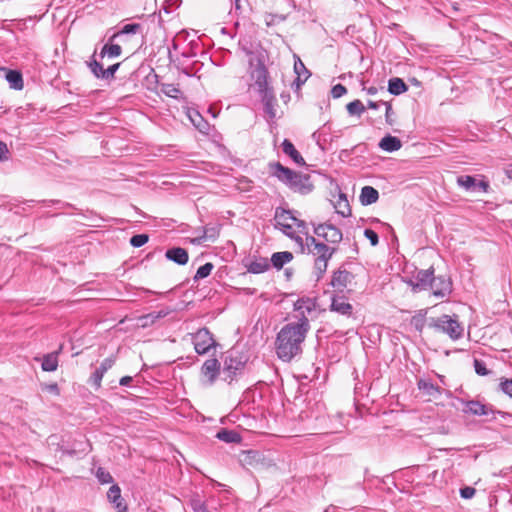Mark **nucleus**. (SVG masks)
<instances>
[{
	"mask_svg": "<svg viewBox=\"0 0 512 512\" xmlns=\"http://www.w3.org/2000/svg\"><path fill=\"white\" fill-rule=\"evenodd\" d=\"M309 328L307 317H303L298 322L287 323L280 329L275 340V351L280 360L290 362L302 353V343Z\"/></svg>",
	"mask_w": 512,
	"mask_h": 512,
	"instance_id": "obj_1",
	"label": "nucleus"
},
{
	"mask_svg": "<svg viewBox=\"0 0 512 512\" xmlns=\"http://www.w3.org/2000/svg\"><path fill=\"white\" fill-rule=\"evenodd\" d=\"M271 168L273 169V175L294 192L305 195L314 188L308 174L295 172L279 162L271 164Z\"/></svg>",
	"mask_w": 512,
	"mask_h": 512,
	"instance_id": "obj_2",
	"label": "nucleus"
},
{
	"mask_svg": "<svg viewBox=\"0 0 512 512\" xmlns=\"http://www.w3.org/2000/svg\"><path fill=\"white\" fill-rule=\"evenodd\" d=\"M429 327L437 332L447 334L452 340H458L463 336L464 328L456 318L443 314L437 318H431Z\"/></svg>",
	"mask_w": 512,
	"mask_h": 512,
	"instance_id": "obj_3",
	"label": "nucleus"
},
{
	"mask_svg": "<svg viewBox=\"0 0 512 512\" xmlns=\"http://www.w3.org/2000/svg\"><path fill=\"white\" fill-rule=\"evenodd\" d=\"M246 362L247 358L238 350L227 351L223 361V373L227 375L225 380L232 381L237 371L241 370Z\"/></svg>",
	"mask_w": 512,
	"mask_h": 512,
	"instance_id": "obj_4",
	"label": "nucleus"
},
{
	"mask_svg": "<svg viewBox=\"0 0 512 512\" xmlns=\"http://www.w3.org/2000/svg\"><path fill=\"white\" fill-rule=\"evenodd\" d=\"M192 342L199 355L207 354L212 347L217 346L212 333L206 327L200 328L192 334Z\"/></svg>",
	"mask_w": 512,
	"mask_h": 512,
	"instance_id": "obj_5",
	"label": "nucleus"
},
{
	"mask_svg": "<svg viewBox=\"0 0 512 512\" xmlns=\"http://www.w3.org/2000/svg\"><path fill=\"white\" fill-rule=\"evenodd\" d=\"M251 77L254 79V87L259 95L268 93V91H273L272 87H270L268 83V70L261 59H258L256 67L251 72Z\"/></svg>",
	"mask_w": 512,
	"mask_h": 512,
	"instance_id": "obj_6",
	"label": "nucleus"
},
{
	"mask_svg": "<svg viewBox=\"0 0 512 512\" xmlns=\"http://www.w3.org/2000/svg\"><path fill=\"white\" fill-rule=\"evenodd\" d=\"M434 276V269L431 267L425 270H418L415 275L406 281L414 292L427 290L430 288Z\"/></svg>",
	"mask_w": 512,
	"mask_h": 512,
	"instance_id": "obj_7",
	"label": "nucleus"
},
{
	"mask_svg": "<svg viewBox=\"0 0 512 512\" xmlns=\"http://www.w3.org/2000/svg\"><path fill=\"white\" fill-rule=\"evenodd\" d=\"M314 233L331 244H338L343 237L342 232L330 223H323L315 226Z\"/></svg>",
	"mask_w": 512,
	"mask_h": 512,
	"instance_id": "obj_8",
	"label": "nucleus"
},
{
	"mask_svg": "<svg viewBox=\"0 0 512 512\" xmlns=\"http://www.w3.org/2000/svg\"><path fill=\"white\" fill-rule=\"evenodd\" d=\"M430 289L437 298H443L452 292V282L446 276H433Z\"/></svg>",
	"mask_w": 512,
	"mask_h": 512,
	"instance_id": "obj_9",
	"label": "nucleus"
},
{
	"mask_svg": "<svg viewBox=\"0 0 512 512\" xmlns=\"http://www.w3.org/2000/svg\"><path fill=\"white\" fill-rule=\"evenodd\" d=\"M463 411L475 416H487L491 418H495L496 414V411L491 405H486L476 400L467 401Z\"/></svg>",
	"mask_w": 512,
	"mask_h": 512,
	"instance_id": "obj_10",
	"label": "nucleus"
},
{
	"mask_svg": "<svg viewBox=\"0 0 512 512\" xmlns=\"http://www.w3.org/2000/svg\"><path fill=\"white\" fill-rule=\"evenodd\" d=\"M354 276L351 272L345 269H338L334 271L330 285L338 292H343L348 285L352 282Z\"/></svg>",
	"mask_w": 512,
	"mask_h": 512,
	"instance_id": "obj_11",
	"label": "nucleus"
},
{
	"mask_svg": "<svg viewBox=\"0 0 512 512\" xmlns=\"http://www.w3.org/2000/svg\"><path fill=\"white\" fill-rule=\"evenodd\" d=\"M115 363V359L112 357H108L104 359L100 366L96 368V370L92 373L90 377L91 384L96 388L99 389L101 387V381L103 379L104 374L112 368V366Z\"/></svg>",
	"mask_w": 512,
	"mask_h": 512,
	"instance_id": "obj_12",
	"label": "nucleus"
},
{
	"mask_svg": "<svg viewBox=\"0 0 512 512\" xmlns=\"http://www.w3.org/2000/svg\"><path fill=\"white\" fill-rule=\"evenodd\" d=\"M220 362L216 358L207 359L201 368L203 376L207 377L208 383L211 385L214 383L220 372Z\"/></svg>",
	"mask_w": 512,
	"mask_h": 512,
	"instance_id": "obj_13",
	"label": "nucleus"
},
{
	"mask_svg": "<svg viewBox=\"0 0 512 512\" xmlns=\"http://www.w3.org/2000/svg\"><path fill=\"white\" fill-rule=\"evenodd\" d=\"M261 102L264 106V112L268 116L270 121H273L276 118V106L277 100L273 91H268V93L260 94Z\"/></svg>",
	"mask_w": 512,
	"mask_h": 512,
	"instance_id": "obj_14",
	"label": "nucleus"
},
{
	"mask_svg": "<svg viewBox=\"0 0 512 512\" xmlns=\"http://www.w3.org/2000/svg\"><path fill=\"white\" fill-rule=\"evenodd\" d=\"M330 310L348 317L353 313L352 305L342 296H333L331 298Z\"/></svg>",
	"mask_w": 512,
	"mask_h": 512,
	"instance_id": "obj_15",
	"label": "nucleus"
},
{
	"mask_svg": "<svg viewBox=\"0 0 512 512\" xmlns=\"http://www.w3.org/2000/svg\"><path fill=\"white\" fill-rule=\"evenodd\" d=\"M165 256L168 260L178 264L185 265L189 260V255L186 249L181 247H173L166 251Z\"/></svg>",
	"mask_w": 512,
	"mask_h": 512,
	"instance_id": "obj_16",
	"label": "nucleus"
},
{
	"mask_svg": "<svg viewBox=\"0 0 512 512\" xmlns=\"http://www.w3.org/2000/svg\"><path fill=\"white\" fill-rule=\"evenodd\" d=\"M109 501L115 504V508L118 512H127V506L124 504L121 497V489L118 485H112L107 493Z\"/></svg>",
	"mask_w": 512,
	"mask_h": 512,
	"instance_id": "obj_17",
	"label": "nucleus"
},
{
	"mask_svg": "<svg viewBox=\"0 0 512 512\" xmlns=\"http://www.w3.org/2000/svg\"><path fill=\"white\" fill-rule=\"evenodd\" d=\"M417 386L420 391L432 398H438L442 394V389L430 380L420 379Z\"/></svg>",
	"mask_w": 512,
	"mask_h": 512,
	"instance_id": "obj_18",
	"label": "nucleus"
},
{
	"mask_svg": "<svg viewBox=\"0 0 512 512\" xmlns=\"http://www.w3.org/2000/svg\"><path fill=\"white\" fill-rule=\"evenodd\" d=\"M282 150L297 165L304 166L306 164L304 158L301 156V154L298 152V150L295 148V146L290 140L284 139V141L282 142Z\"/></svg>",
	"mask_w": 512,
	"mask_h": 512,
	"instance_id": "obj_19",
	"label": "nucleus"
},
{
	"mask_svg": "<svg viewBox=\"0 0 512 512\" xmlns=\"http://www.w3.org/2000/svg\"><path fill=\"white\" fill-rule=\"evenodd\" d=\"M274 219L275 227L281 228L283 225L290 224V221L296 220V217L293 215V211L278 207L275 210Z\"/></svg>",
	"mask_w": 512,
	"mask_h": 512,
	"instance_id": "obj_20",
	"label": "nucleus"
},
{
	"mask_svg": "<svg viewBox=\"0 0 512 512\" xmlns=\"http://www.w3.org/2000/svg\"><path fill=\"white\" fill-rule=\"evenodd\" d=\"M295 57H296V60L294 62V71L297 74V78L295 80V84H296L297 88H299L309 78L310 72L305 67V65L301 61V59L299 57H297V56H295Z\"/></svg>",
	"mask_w": 512,
	"mask_h": 512,
	"instance_id": "obj_21",
	"label": "nucleus"
},
{
	"mask_svg": "<svg viewBox=\"0 0 512 512\" xmlns=\"http://www.w3.org/2000/svg\"><path fill=\"white\" fill-rule=\"evenodd\" d=\"M316 308V301L312 298H300L294 303L295 311L301 315L300 318L306 317L305 313H310Z\"/></svg>",
	"mask_w": 512,
	"mask_h": 512,
	"instance_id": "obj_22",
	"label": "nucleus"
},
{
	"mask_svg": "<svg viewBox=\"0 0 512 512\" xmlns=\"http://www.w3.org/2000/svg\"><path fill=\"white\" fill-rule=\"evenodd\" d=\"M379 199L378 191L372 186H364L361 189L360 202L362 205L367 206L374 204Z\"/></svg>",
	"mask_w": 512,
	"mask_h": 512,
	"instance_id": "obj_23",
	"label": "nucleus"
},
{
	"mask_svg": "<svg viewBox=\"0 0 512 512\" xmlns=\"http://www.w3.org/2000/svg\"><path fill=\"white\" fill-rule=\"evenodd\" d=\"M188 117L194 127L202 133H208L210 129L209 123L202 117V115L196 111L191 110L188 112Z\"/></svg>",
	"mask_w": 512,
	"mask_h": 512,
	"instance_id": "obj_24",
	"label": "nucleus"
},
{
	"mask_svg": "<svg viewBox=\"0 0 512 512\" xmlns=\"http://www.w3.org/2000/svg\"><path fill=\"white\" fill-rule=\"evenodd\" d=\"M336 252V248L329 247L324 243L315 244V248H310V253L315 258L331 259L333 254Z\"/></svg>",
	"mask_w": 512,
	"mask_h": 512,
	"instance_id": "obj_25",
	"label": "nucleus"
},
{
	"mask_svg": "<svg viewBox=\"0 0 512 512\" xmlns=\"http://www.w3.org/2000/svg\"><path fill=\"white\" fill-rule=\"evenodd\" d=\"M5 79L10 85V88L15 90L23 89V77L20 71L18 70H7L5 73Z\"/></svg>",
	"mask_w": 512,
	"mask_h": 512,
	"instance_id": "obj_26",
	"label": "nucleus"
},
{
	"mask_svg": "<svg viewBox=\"0 0 512 512\" xmlns=\"http://www.w3.org/2000/svg\"><path fill=\"white\" fill-rule=\"evenodd\" d=\"M402 143L399 138L391 135L383 137L379 143V147L387 152H394L401 148Z\"/></svg>",
	"mask_w": 512,
	"mask_h": 512,
	"instance_id": "obj_27",
	"label": "nucleus"
},
{
	"mask_svg": "<svg viewBox=\"0 0 512 512\" xmlns=\"http://www.w3.org/2000/svg\"><path fill=\"white\" fill-rule=\"evenodd\" d=\"M216 438L225 443H240L242 440L238 432L225 428L217 432Z\"/></svg>",
	"mask_w": 512,
	"mask_h": 512,
	"instance_id": "obj_28",
	"label": "nucleus"
},
{
	"mask_svg": "<svg viewBox=\"0 0 512 512\" xmlns=\"http://www.w3.org/2000/svg\"><path fill=\"white\" fill-rule=\"evenodd\" d=\"M293 259V254L289 251L276 252L271 256V264L276 269H281L286 263Z\"/></svg>",
	"mask_w": 512,
	"mask_h": 512,
	"instance_id": "obj_29",
	"label": "nucleus"
},
{
	"mask_svg": "<svg viewBox=\"0 0 512 512\" xmlns=\"http://www.w3.org/2000/svg\"><path fill=\"white\" fill-rule=\"evenodd\" d=\"M141 31H142V25L139 23L126 24L118 32L114 33L109 38V42H113L116 38H118L122 35L137 34Z\"/></svg>",
	"mask_w": 512,
	"mask_h": 512,
	"instance_id": "obj_30",
	"label": "nucleus"
},
{
	"mask_svg": "<svg viewBox=\"0 0 512 512\" xmlns=\"http://www.w3.org/2000/svg\"><path fill=\"white\" fill-rule=\"evenodd\" d=\"M407 90L408 86L401 78L394 77L388 82V92L392 95H400Z\"/></svg>",
	"mask_w": 512,
	"mask_h": 512,
	"instance_id": "obj_31",
	"label": "nucleus"
},
{
	"mask_svg": "<svg viewBox=\"0 0 512 512\" xmlns=\"http://www.w3.org/2000/svg\"><path fill=\"white\" fill-rule=\"evenodd\" d=\"M270 267V263L267 258H260L252 261L248 267L247 270L250 273L253 274H260L267 271Z\"/></svg>",
	"mask_w": 512,
	"mask_h": 512,
	"instance_id": "obj_32",
	"label": "nucleus"
},
{
	"mask_svg": "<svg viewBox=\"0 0 512 512\" xmlns=\"http://www.w3.org/2000/svg\"><path fill=\"white\" fill-rule=\"evenodd\" d=\"M42 369L47 372H53L58 367V352H52L46 354L43 357L42 361Z\"/></svg>",
	"mask_w": 512,
	"mask_h": 512,
	"instance_id": "obj_33",
	"label": "nucleus"
},
{
	"mask_svg": "<svg viewBox=\"0 0 512 512\" xmlns=\"http://www.w3.org/2000/svg\"><path fill=\"white\" fill-rule=\"evenodd\" d=\"M335 209L336 212L343 217H348L351 215V208L348 199L344 194L339 195V198L335 204Z\"/></svg>",
	"mask_w": 512,
	"mask_h": 512,
	"instance_id": "obj_34",
	"label": "nucleus"
},
{
	"mask_svg": "<svg viewBox=\"0 0 512 512\" xmlns=\"http://www.w3.org/2000/svg\"><path fill=\"white\" fill-rule=\"evenodd\" d=\"M122 53V48L118 44H105L100 52V57H109V58H116L119 57Z\"/></svg>",
	"mask_w": 512,
	"mask_h": 512,
	"instance_id": "obj_35",
	"label": "nucleus"
},
{
	"mask_svg": "<svg viewBox=\"0 0 512 512\" xmlns=\"http://www.w3.org/2000/svg\"><path fill=\"white\" fill-rule=\"evenodd\" d=\"M457 184L466 191L476 190V178L471 175H461L457 177Z\"/></svg>",
	"mask_w": 512,
	"mask_h": 512,
	"instance_id": "obj_36",
	"label": "nucleus"
},
{
	"mask_svg": "<svg viewBox=\"0 0 512 512\" xmlns=\"http://www.w3.org/2000/svg\"><path fill=\"white\" fill-rule=\"evenodd\" d=\"M330 130V127L327 124H324L319 130L315 131L312 135L313 139L316 141L317 145L324 149V144L327 142V132Z\"/></svg>",
	"mask_w": 512,
	"mask_h": 512,
	"instance_id": "obj_37",
	"label": "nucleus"
},
{
	"mask_svg": "<svg viewBox=\"0 0 512 512\" xmlns=\"http://www.w3.org/2000/svg\"><path fill=\"white\" fill-rule=\"evenodd\" d=\"M95 53L92 56L91 61L88 62V67L90 68L92 74L99 79H104L105 77V69L103 65L94 59Z\"/></svg>",
	"mask_w": 512,
	"mask_h": 512,
	"instance_id": "obj_38",
	"label": "nucleus"
},
{
	"mask_svg": "<svg viewBox=\"0 0 512 512\" xmlns=\"http://www.w3.org/2000/svg\"><path fill=\"white\" fill-rule=\"evenodd\" d=\"M329 260L330 259L315 258L314 273L316 276V281H319L323 274L326 272Z\"/></svg>",
	"mask_w": 512,
	"mask_h": 512,
	"instance_id": "obj_39",
	"label": "nucleus"
},
{
	"mask_svg": "<svg viewBox=\"0 0 512 512\" xmlns=\"http://www.w3.org/2000/svg\"><path fill=\"white\" fill-rule=\"evenodd\" d=\"M213 268H214V265L210 262H207L204 265L200 266L197 269L196 274L193 278L194 281H198L200 279H204V278L208 277L211 274Z\"/></svg>",
	"mask_w": 512,
	"mask_h": 512,
	"instance_id": "obj_40",
	"label": "nucleus"
},
{
	"mask_svg": "<svg viewBox=\"0 0 512 512\" xmlns=\"http://www.w3.org/2000/svg\"><path fill=\"white\" fill-rule=\"evenodd\" d=\"M346 109L350 115H358V116H360L365 111V107L360 100H354V101L348 103L346 106Z\"/></svg>",
	"mask_w": 512,
	"mask_h": 512,
	"instance_id": "obj_41",
	"label": "nucleus"
},
{
	"mask_svg": "<svg viewBox=\"0 0 512 512\" xmlns=\"http://www.w3.org/2000/svg\"><path fill=\"white\" fill-rule=\"evenodd\" d=\"M161 91L168 97L178 99L181 95V90L174 84H163Z\"/></svg>",
	"mask_w": 512,
	"mask_h": 512,
	"instance_id": "obj_42",
	"label": "nucleus"
},
{
	"mask_svg": "<svg viewBox=\"0 0 512 512\" xmlns=\"http://www.w3.org/2000/svg\"><path fill=\"white\" fill-rule=\"evenodd\" d=\"M190 506H191L193 512H211L208 509L206 503L198 497L191 499Z\"/></svg>",
	"mask_w": 512,
	"mask_h": 512,
	"instance_id": "obj_43",
	"label": "nucleus"
},
{
	"mask_svg": "<svg viewBox=\"0 0 512 512\" xmlns=\"http://www.w3.org/2000/svg\"><path fill=\"white\" fill-rule=\"evenodd\" d=\"M96 478L98 479V481L101 484H109V483L113 482V477L110 474V472H108L107 470H105L102 467H99L97 469V471H96Z\"/></svg>",
	"mask_w": 512,
	"mask_h": 512,
	"instance_id": "obj_44",
	"label": "nucleus"
},
{
	"mask_svg": "<svg viewBox=\"0 0 512 512\" xmlns=\"http://www.w3.org/2000/svg\"><path fill=\"white\" fill-rule=\"evenodd\" d=\"M148 240L149 237L147 234H136L130 238V244L135 248H139L145 245Z\"/></svg>",
	"mask_w": 512,
	"mask_h": 512,
	"instance_id": "obj_45",
	"label": "nucleus"
},
{
	"mask_svg": "<svg viewBox=\"0 0 512 512\" xmlns=\"http://www.w3.org/2000/svg\"><path fill=\"white\" fill-rule=\"evenodd\" d=\"M425 320V314L419 313L412 317L411 324L417 331L421 332L424 328Z\"/></svg>",
	"mask_w": 512,
	"mask_h": 512,
	"instance_id": "obj_46",
	"label": "nucleus"
},
{
	"mask_svg": "<svg viewBox=\"0 0 512 512\" xmlns=\"http://www.w3.org/2000/svg\"><path fill=\"white\" fill-rule=\"evenodd\" d=\"M475 372L480 376H486L490 374V371L486 367V363L483 360L474 359Z\"/></svg>",
	"mask_w": 512,
	"mask_h": 512,
	"instance_id": "obj_47",
	"label": "nucleus"
},
{
	"mask_svg": "<svg viewBox=\"0 0 512 512\" xmlns=\"http://www.w3.org/2000/svg\"><path fill=\"white\" fill-rule=\"evenodd\" d=\"M500 390L512 398V379L502 380L499 384Z\"/></svg>",
	"mask_w": 512,
	"mask_h": 512,
	"instance_id": "obj_48",
	"label": "nucleus"
},
{
	"mask_svg": "<svg viewBox=\"0 0 512 512\" xmlns=\"http://www.w3.org/2000/svg\"><path fill=\"white\" fill-rule=\"evenodd\" d=\"M346 93H347V89L342 84H336L331 89V95L335 99L342 97Z\"/></svg>",
	"mask_w": 512,
	"mask_h": 512,
	"instance_id": "obj_49",
	"label": "nucleus"
},
{
	"mask_svg": "<svg viewBox=\"0 0 512 512\" xmlns=\"http://www.w3.org/2000/svg\"><path fill=\"white\" fill-rule=\"evenodd\" d=\"M364 236L370 241L372 246H376L379 243V237L378 234L372 230V229H365L364 230Z\"/></svg>",
	"mask_w": 512,
	"mask_h": 512,
	"instance_id": "obj_50",
	"label": "nucleus"
},
{
	"mask_svg": "<svg viewBox=\"0 0 512 512\" xmlns=\"http://www.w3.org/2000/svg\"><path fill=\"white\" fill-rule=\"evenodd\" d=\"M219 235V228L215 226L205 227L204 236L205 239H215Z\"/></svg>",
	"mask_w": 512,
	"mask_h": 512,
	"instance_id": "obj_51",
	"label": "nucleus"
},
{
	"mask_svg": "<svg viewBox=\"0 0 512 512\" xmlns=\"http://www.w3.org/2000/svg\"><path fill=\"white\" fill-rule=\"evenodd\" d=\"M142 325L143 326H147V325H152L154 324L157 320H159V318L157 317V314L155 311L147 314V315H144L142 318Z\"/></svg>",
	"mask_w": 512,
	"mask_h": 512,
	"instance_id": "obj_52",
	"label": "nucleus"
},
{
	"mask_svg": "<svg viewBox=\"0 0 512 512\" xmlns=\"http://www.w3.org/2000/svg\"><path fill=\"white\" fill-rule=\"evenodd\" d=\"M476 493L475 488L470 486H465L460 489V495L464 499H471Z\"/></svg>",
	"mask_w": 512,
	"mask_h": 512,
	"instance_id": "obj_53",
	"label": "nucleus"
},
{
	"mask_svg": "<svg viewBox=\"0 0 512 512\" xmlns=\"http://www.w3.org/2000/svg\"><path fill=\"white\" fill-rule=\"evenodd\" d=\"M119 67H120V63H116V64L109 66L107 69H105L104 79L108 80V79L114 78V75H115L116 71L119 69Z\"/></svg>",
	"mask_w": 512,
	"mask_h": 512,
	"instance_id": "obj_54",
	"label": "nucleus"
},
{
	"mask_svg": "<svg viewBox=\"0 0 512 512\" xmlns=\"http://www.w3.org/2000/svg\"><path fill=\"white\" fill-rule=\"evenodd\" d=\"M490 189L489 182L481 179L479 181L476 180V190H481L482 192L487 193Z\"/></svg>",
	"mask_w": 512,
	"mask_h": 512,
	"instance_id": "obj_55",
	"label": "nucleus"
},
{
	"mask_svg": "<svg viewBox=\"0 0 512 512\" xmlns=\"http://www.w3.org/2000/svg\"><path fill=\"white\" fill-rule=\"evenodd\" d=\"M9 150L7 145L0 140V161L8 160Z\"/></svg>",
	"mask_w": 512,
	"mask_h": 512,
	"instance_id": "obj_56",
	"label": "nucleus"
},
{
	"mask_svg": "<svg viewBox=\"0 0 512 512\" xmlns=\"http://www.w3.org/2000/svg\"><path fill=\"white\" fill-rule=\"evenodd\" d=\"M383 105H385V107H386V112H385L386 122L388 124H392V122H393L392 116L394 115V112L392 110V106L388 102L383 103Z\"/></svg>",
	"mask_w": 512,
	"mask_h": 512,
	"instance_id": "obj_57",
	"label": "nucleus"
},
{
	"mask_svg": "<svg viewBox=\"0 0 512 512\" xmlns=\"http://www.w3.org/2000/svg\"><path fill=\"white\" fill-rule=\"evenodd\" d=\"M321 242L317 241L313 236L306 237L305 249L307 248L308 253H310V248H315V244H320Z\"/></svg>",
	"mask_w": 512,
	"mask_h": 512,
	"instance_id": "obj_58",
	"label": "nucleus"
},
{
	"mask_svg": "<svg viewBox=\"0 0 512 512\" xmlns=\"http://www.w3.org/2000/svg\"><path fill=\"white\" fill-rule=\"evenodd\" d=\"M286 236L289 238L294 237L295 232L291 226V224L283 225V227L279 228Z\"/></svg>",
	"mask_w": 512,
	"mask_h": 512,
	"instance_id": "obj_59",
	"label": "nucleus"
},
{
	"mask_svg": "<svg viewBox=\"0 0 512 512\" xmlns=\"http://www.w3.org/2000/svg\"><path fill=\"white\" fill-rule=\"evenodd\" d=\"M291 239L294 240L298 244L301 252L305 251L304 241L301 236L295 234L294 237H292Z\"/></svg>",
	"mask_w": 512,
	"mask_h": 512,
	"instance_id": "obj_60",
	"label": "nucleus"
},
{
	"mask_svg": "<svg viewBox=\"0 0 512 512\" xmlns=\"http://www.w3.org/2000/svg\"><path fill=\"white\" fill-rule=\"evenodd\" d=\"M41 202L45 206L59 205L61 208L66 205V204L62 203L60 200H42Z\"/></svg>",
	"mask_w": 512,
	"mask_h": 512,
	"instance_id": "obj_61",
	"label": "nucleus"
},
{
	"mask_svg": "<svg viewBox=\"0 0 512 512\" xmlns=\"http://www.w3.org/2000/svg\"><path fill=\"white\" fill-rule=\"evenodd\" d=\"M173 310L169 309V308H165V309H161L159 311H155L156 314H157V317L159 319H162L166 316H168Z\"/></svg>",
	"mask_w": 512,
	"mask_h": 512,
	"instance_id": "obj_62",
	"label": "nucleus"
},
{
	"mask_svg": "<svg viewBox=\"0 0 512 512\" xmlns=\"http://www.w3.org/2000/svg\"><path fill=\"white\" fill-rule=\"evenodd\" d=\"M133 378L131 376H124L120 379L119 384L121 386H128L132 382Z\"/></svg>",
	"mask_w": 512,
	"mask_h": 512,
	"instance_id": "obj_63",
	"label": "nucleus"
},
{
	"mask_svg": "<svg viewBox=\"0 0 512 512\" xmlns=\"http://www.w3.org/2000/svg\"><path fill=\"white\" fill-rule=\"evenodd\" d=\"M383 103H385L384 101H379V102H375V101H368V107L370 109H378L381 105H383Z\"/></svg>",
	"mask_w": 512,
	"mask_h": 512,
	"instance_id": "obj_64",
	"label": "nucleus"
}]
</instances>
